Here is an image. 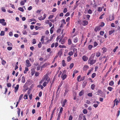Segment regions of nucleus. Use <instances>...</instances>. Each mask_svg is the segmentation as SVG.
Returning <instances> with one entry per match:
<instances>
[{
	"label": "nucleus",
	"mask_w": 120,
	"mask_h": 120,
	"mask_svg": "<svg viewBox=\"0 0 120 120\" xmlns=\"http://www.w3.org/2000/svg\"><path fill=\"white\" fill-rule=\"evenodd\" d=\"M95 56V53L91 55L88 60V64H90V65H92L96 63V60L94 59Z\"/></svg>",
	"instance_id": "nucleus-1"
},
{
	"label": "nucleus",
	"mask_w": 120,
	"mask_h": 120,
	"mask_svg": "<svg viewBox=\"0 0 120 120\" xmlns=\"http://www.w3.org/2000/svg\"><path fill=\"white\" fill-rule=\"evenodd\" d=\"M49 74L47 73L46 75H44L43 78L47 82V83H48L49 82L50 79L48 78Z\"/></svg>",
	"instance_id": "nucleus-2"
},
{
	"label": "nucleus",
	"mask_w": 120,
	"mask_h": 120,
	"mask_svg": "<svg viewBox=\"0 0 120 120\" xmlns=\"http://www.w3.org/2000/svg\"><path fill=\"white\" fill-rule=\"evenodd\" d=\"M67 39V37H65L63 39H60L59 40V42H60L62 44H64L66 42V40Z\"/></svg>",
	"instance_id": "nucleus-3"
},
{
	"label": "nucleus",
	"mask_w": 120,
	"mask_h": 120,
	"mask_svg": "<svg viewBox=\"0 0 120 120\" xmlns=\"http://www.w3.org/2000/svg\"><path fill=\"white\" fill-rule=\"evenodd\" d=\"M5 21V20L4 19H0V23L3 26H5L6 25V23Z\"/></svg>",
	"instance_id": "nucleus-4"
},
{
	"label": "nucleus",
	"mask_w": 120,
	"mask_h": 120,
	"mask_svg": "<svg viewBox=\"0 0 120 120\" xmlns=\"http://www.w3.org/2000/svg\"><path fill=\"white\" fill-rule=\"evenodd\" d=\"M26 65L27 67H29L31 66V64L30 63L29 60H27L26 61Z\"/></svg>",
	"instance_id": "nucleus-5"
},
{
	"label": "nucleus",
	"mask_w": 120,
	"mask_h": 120,
	"mask_svg": "<svg viewBox=\"0 0 120 120\" xmlns=\"http://www.w3.org/2000/svg\"><path fill=\"white\" fill-rule=\"evenodd\" d=\"M114 19V16L113 14L112 15H110L109 16V20L110 21L113 20Z\"/></svg>",
	"instance_id": "nucleus-6"
},
{
	"label": "nucleus",
	"mask_w": 120,
	"mask_h": 120,
	"mask_svg": "<svg viewBox=\"0 0 120 120\" xmlns=\"http://www.w3.org/2000/svg\"><path fill=\"white\" fill-rule=\"evenodd\" d=\"M85 115H83V114H80L78 118V120H81L82 119V117L83 118L85 117Z\"/></svg>",
	"instance_id": "nucleus-7"
},
{
	"label": "nucleus",
	"mask_w": 120,
	"mask_h": 120,
	"mask_svg": "<svg viewBox=\"0 0 120 120\" xmlns=\"http://www.w3.org/2000/svg\"><path fill=\"white\" fill-rule=\"evenodd\" d=\"M101 29V28L100 26H96L94 29V31L96 32L99 31Z\"/></svg>",
	"instance_id": "nucleus-8"
},
{
	"label": "nucleus",
	"mask_w": 120,
	"mask_h": 120,
	"mask_svg": "<svg viewBox=\"0 0 120 120\" xmlns=\"http://www.w3.org/2000/svg\"><path fill=\"white\" fill-rule=\"evenodd\" d=\"M56 107H55V108L53 109V110L52 113H51V116L50 117V119H52L53 117V115H54V112L56 110Z\"/></svg>",
	"instance_id": "nucleus-9"
},
{
	"label": "nucleus",
	"mask_w": 120,
	"mask_h": 120,
	"mask_svg": "<svg viewBox=\"0 0 120 120\" xmlns=\"http://www.w3.org/2000/svg\"><path fill=\"white\" fill-rule=\"evenodd\" d=\"M49 64L48 63H46L42 65L41 67V68H44L46 67L47 66L49 65Z\"/></svg>",
	"instance_id": "nucleus-10"
},
{
	"label": "nucleus",
	"mask_w": 120,
	"mask_h": 120,
	"mask_svg": "<svg viewBox=\"0 0 120 120\" xmlns=\"http://www.w3.org/2000/svg\"><path fill=\"white\" fill-rule=\"evenodd\" d=\"M89 68V67L88 65H85L83 67V70L84 71H86Z\"/></svg>",
	"instance_id": "nucleus-11"
},
{
	"label": "nucleus",
	"mask_w": 120,
	"mask_h": 120,
	"mask_svg": "<svg viewBox=\"0 0 120 120\" xmlns=\"http://www.w3.org/2000/svg\"><path fill=\"white\" fill-rule=\"evenodd\" d=\"M19 84L17 85L16 86L14 87L15 93H16L17 92L19 89Z\"/></svg>",
	"instance_id": "nucleus-12"
},
{
	"label": "nucleus",
	"mask_w": 120,
	"mask_h": 120,
	"mask_svg": "<svg viewBox=\"0 0 120 120\" xmlns=\"http://www.w3.org/2000/svg\"><path fill=\"white\" fill-rule=\"evenodd\" d=\"M87 82L86 81H84L83 82L82 84V87L83 88H84L86 86Z\"/></svg>",
	"instance_id": "nucleus-13"
},
{
	"label": "nucleus",
	"mask_w": 120,
	"mask_h": 120,
	"mask_svg": "<svg viewBox=\"0 0 120 120\" xmlns=\"http://www.w3.org/2000/svg\"><path fill=\"white\" fill-rule=\"evenodd\" d=\"M82 60L85 61H87L88 59V58L86 56H84L82 57Z\"/></svg>",
	"instance_id": "nucleus-14"
},
{
	"label": "nucleus",
	"mask_w": 120,
	"mask_h": 120,
	"mask_svg": "<svg viewBox=\"0 0 120 120\" xmlns=\"http://www.w3.org/2000/svg\"><path fill=\"white\" fill-rule=\"evenodd\" d=\"M67 75L66 74L63 75L62 73L61 75V78H62L63 80H64L67 77Z\"/></svg>",
	"instance_id": "nucleus-15"
},
{
	"label": "nucleus",
	"mask_w": 120,
	"mask_h": 120,
	"mask_svg": "<svg viewBox=\"0 0 120 120\" xmlns=\"http://www.w3.org/2000/svg\"><path fill=\"white\" fill-rule=\"evenodd\" d=\"M45 37L44 36H42L41 37V43L42 44H43L44 43V38Z\"/></svg>",
	"instance_id": "nucleus-16"
},
{
	"label": "nucleus",
	"mask_w": 120,
	"mask_h": 120,
	"mask_svg": "<svg viewBox=\"0 0 120 120\" xmlns=\"http://www.w3.org/2000/svg\"><path fill=\"white\" fill-rule=\"evenodd\" d=\"M62 64L63 67H64L66 66V64L65 63L64 60H63L62 61Z\"/></svg>",
	"instance_id": "nucleus-17"
},
{
	"label": "nucleus",
	"mask_w": 120,
	"mask_h": 120,
	"mask_svg": "<svg viewBox=\"0 0 120 120\" xmlns=\"http://www.w3.org/2000/svg\"><path fill=\"white\" fill-rule=\"evenodd\" d=\"M69 90L67 88H66L65 90V92L64 94V96L65 97L66 95L67 94Z\"/></svg>",
	"instance_id": "nucleus-18"
},
{
	"label": "nucleus",
	"mask_w": 120,
	"mask_h": 120,
	"mask_svg": "<svg viewBox=\"0 0 120 120\" xmlns=\"http://www.w3.org/2000/svg\"><path fill=\"white\" fill-rule=\"evenodd\" d=\"M23 1H22L20 3V4L21 5H24L25 3L26 2L27 0H23Z\"/></svg>",
	"instance_id": "nucleus-19"
},
{
	"label": "nucleus",
	"mask_w": 120,
	"mask_h": 120,
	"mask_svg": "<svg viewBox=\"0 0 120 120\" xmlns=\"http://www.w3.org/2000/svg\"><path fill=\"white\" fill-rule=\"evenodd\" d=\"M82 22L83 23V25L84 26H85L88 24V22L86 20H85L83 21Z\"/></svg>",
	"instance_id": "nucleus-20"
},
{
	"label": "nucleus",
	"mask_w": 120,
	"mask_h": 120,
	"mask_svg": "<svg viewBox=\"0 0 120 120\" xmlns=\"http://www.w3.org/2000/svg\"><path fill=\"white\" fill-rule=\"evenodd\" d=\"M67 101V100L66 99H65L63 101V103L62 104V106L63 107H64L65 104Z\"/></svg>",
	"instance_id": "nucleus-21"
},
{
	"label": "nucleus",
	"mask_w": 120,
	"mask_h": 120,
	"mask_svg": "<svg viewBox=\"0 0 120 120\" xmlns=\"http://www.w3.org/2000/svg\"><path fill=\"white\" fill-rule=\"evenodd\" d=\"M67 62H69L71 60L72 58L70 56H69L67 57Z\"/></svg>",
	"instance_id": "nucleus-22"
},
{
	"label": "nucleus",
	"mask_w": 120,
	"mask_h": 120,
	"mask_svg": "<svg viewBox=\"0 0 120 120\" xmlns=\"http://www.w3.org/2000/svg\"><path fill=\"white\" fill-rule=\"evenodd\" d=\"M93 68H92L91 69L89 70L88 73L87 74V75H89L90 73L93 70Z\"/></svg>",
	"instance_id": "nucleus-23"
},
{
	"label": "nucleus",
	"mask_w": 120,
	"mask_h": 120,
	"mask_svg": "<svg viewBox=\"0 0 120 120\" xmlns=\"http://www.w3.org/2000/svg\"><path fill=\"white\" fill-rule=\"evenodd\" d=\"M73 51H76V52L75 53V54H74V57H77V49H73Z\"/></svg>",
	"instance_id": "nucleus-24"
},
{
	"label": "nucleus",
	"mask_w": 120,
	"mask_h": 120,
	"mask_svg": "<svg viewBox=\"0 0 120 120\" xmlns=\"http://www.w3.org/2000/svg\"><path fill=\"white\" fill-rule=\"evenodd\" d=\"M115 32V30H110L109 32V35H111L112 33H114Z\"/></svg>",
	"instance_id": "nucleus-25"
},
{
	"label": "nucleus",
	"mask_w": 120,
	"mask_h": 120,
	"mask_svg": "<svg viewBox=\"0 0 120 120\" xmlns=\"http://www.w3.org/2000/svg\"><path fill=\"white\" fill-rule=\"evenodd\" d=\"M84 90H83L81 91L79 93V95L80 96H82L84 94Z\"/></svg>",
	"instance_id": "nucleus-26"
},
{
	"label": "nucleus",
	"mask_w": 120,
	"mask_h": 120,
	"mask_svg": "<svg viewBox=\"0 0 120 120\" xmlns=\"http://www.w3.org/2000/svg\"><path fill=\"white\" fill-rule=\"evenodd\" d=\"M25 81V78L24 76H23L22 77V80L21 82L22 83H24Z\"/></svg>",
	"instance_id": "nucleus-27"
},
{
	"label": "nucleus",
	"mask_w": 120,
	"mask_h": 120,
	"mask_svg": "<svg viewBox=\"0 0 120 120\" xmlns=\"http://www.w3.org/2000/svg\"><path fill=\"white\" fill-rule=\"evenodd\" d=\"M78 39L77 38H74L73 41L74 43H77L78 41Z\"/></svg>",
	"instance_id": "nucleus-28"
},
{
	"label": "nucleus",
	"mask_w": 120,
	"mask_h": 120,
	"mask_svg": "<svg viewBox=\"0 0 120 120\" xmlns=\"http://www.w3.org/2000/svg\"><path fill=\"white\" fill-rule=\"evenodd\" d=\"M114 82L113 81H112L109 83V85L112 86L114 84Z\"/></svg>",
	"instance_id": "nucleus-29"
},
{
	"label": "nucleus",
	"mask_w": 120,
	"mask_h": 120,
	"mask_svg": "<svg viewBox=\"0 0 120 120\" xmlns=\"http://www.w3.org/2000/svg\"><path fill=\"white\" fill-rule=\"evenodd\" d=\"M17 109H18V110L17 111V113L18 115V116L19 117L20 116V112L21 110L19 108H17Z\"/></svg>",
	"instance_id": "nucleus-30"
},
{
	"label": "nucleus",
	"mask_w": 120,
	"mask_h": 120,
	"mask_svg": "<svg viewBox=\"0 0 120 120\" xmlns=\"http://www.w3.org/2000/svg\"><path fill=\"white\" fill-rule=\"evenodd\" d=\"M68 44L69 45H71L72 43V42L71 41V40L70 39H69L68 41Z\"/></svg>",
	"instance_id": "nucleus-31"
},
{
	"label": "nucleus",
	"mask_w": 120,
	"mask_h": 120,
	"mask_svg": "<svg viewBox=\"0 0 120 120\" xmlns=\"http://www.w3.org/2000/svg\"><path fill=\"white\" fill-rule=\"evenodd\" d=\"M95 86L94 84H92L91 85V88L92 90H93L94 89Z\"/></svg>",
	"instance_id": "nucleus-32"
},
{
	"label": "nucleus",
	"mask_w": 120,
	"mask_h": 120,
	"mask_svg": "<svg viewBox=\"0 0 120 120\" xmlns=\"http://www.w3.org/2000/svg\"><path fill=\"white\" fill-rule=\"evenodd\" d=\"M29 70L28 68L26 67L25 68V71H24V74H26V72L27 71H28Z\"/></svg>",
	"instance_id": "nucleus-33"
},
{
	"label": "nucleus",
	"mask_w": 120,
	"mask_h": 120,
	"mask_svg": "<svg viewBox=\"0 0 120 120\" xmlns=\"http://www.w3.org/2000/svg\"><path fill=\"white\" fill-rule=\"evenodd\" d=\"M93 46L91 45H89L88 46V48L89 50H91L93 48Z\"/></svg>",
	"instance_id": "nucleus-34"
},
{
	"label": "nucleus",
	"mask_w": 120,
	"mask_h": 120,
	"mask_svg": "<svg viewBox=\"0 0 120 120\" xmlns=\"http://www.w3.org/2000/svg\"><path fill=\"white\" fill-rule=\"evenodd\" d=\"M113 89V88L112 87L110 86H109L107 88L108 90L110 91H112Z\"/></svg>",
	"instance_id": "nucleus-35"
},
{
	"label": "nucleus",
	"mask_w": 120,
	"mask_h": 120,
	"mask_svg": "<svg viewBox=\"0 0 120 120\" xmlns=\"http://www.w3.org/2000/svg\"><path fill=\"white\" fill-rule=\"evenodd\" d=\"M62 54V52L61 49L58 52V54L59 55L61 56Z\"/></svg>",
	"instance_id": "nucleus-36"
},
{
	"label": "nucleus",
	"mask_w": 120,
	"mask_h": 120,
	"mask_svg": "<svg viewBox=\"0 0 120 120\" xmlns=\"http://www.w3.org/2000/svg\"><path fill=\"white\" fill-rule=\"evenodd\" d=\"M33 21H36V22H37L36 20L34 18L31 19L29 20V22H30Z\"/></svg>",
	"instance_id": "nucleus-37"
},
{
	"label": "nucleus",
	"mask_w": 120,
	"mask_h": 120,
	"mask_svg": "<svg viewBox=\"0 0 120 120\" xmlns=\"http://www.w3.org/2000/svg\"><path fill=\"white\" fill-rule=\"evenodd\" d=\"M81 76L80 75L79 76L77 77V80L79 82H80V79L81 78Z\"/></svg>",
	"instance_id": "nucleus-38"
},
{
	"label": "nucleus",
	"mask_w": 120,
	"mask_h": 120,
	"mask_svg": "<svg viewBox=\"0 0 120 120\" xmlns=\"http://www.w3.org/2000/svg\"><path fill=\"white\" fill-rule=\"evenodd\" d=\"M18 10L21 11L23 12L24 11V10L22 8L19 7L18 8Z\"/></svg>",
	"instance_id": "nucleus-39"
},
{
	"label": "nucleus",
	"mask_w": 120,
	"mask_h": 120,
	"mask_svg": "<svg viewBox=\"0 0 120 120\" xmlns=\"http://www.w3.org/2000/svg\"><path fill=\"white\" fill-rule=\"evenodd\" d=\"M83 112L85 114H86L87 113V110L85 109L83 110Z\"/></svg>",
	"instance_id": "nucleus-40"
},
{
	"label": "nucleus",
	"mask_w": 120,
	"mask_h": 120,
	"mask_svg": "<svg viewBox=\"0 0 120 120\" xmlns=\"http://www.w3.org/2000/svg\"><path fill=\"white\" fill-rule=\"evenodd\" d=\"M68 54L70 56H71L73 54V52L72 51H71L68 53Z\"/></svg>",
	"instance_id": "nucleus-41"
},
{
	"label": "nucleus",
	"mask_w": 120,
	"mask_h": 120,
	"mask_svg": "<svg viewBox=\"0 0 120 120\" xmlns=\"http://www.w3.org/2000/svg\"><path fill=\"white\" fill-rule=\"evenodd\" d=\"M101 55L100 53L99 52H98L96 53V56L97 57H99Z\"/></svg>",
	"instance_id": "nucleus-42"
},
{
	"label": "nucleus",
	"mask_w": 120,
	"mask_h": 120,
	"mask_svg": "<svg viewBox=\"0 0 120 120\" xmlns=\"http://www.w3.org/2000/svg\"><path fill=\"white\" fill-rule=\"evenodd\" d=\"M59 47L60 48H66V47L64 45H59Z\"/></svg>",
	"instance_id": "nucleus-43"
},
{
	"label": "nucleus",
	"mask_w": 120,
	"mask_h": 120,
	"mask_svg": "<svg viewBox=\"0 0 120 120\" xmlns=\"http://www.w3.org/2000/svg\"><path fill=\"white\" fill-rule=\"evenodd\" d=\"M61 113H59L58 114V117L57 119V120H59L60 118V115Z\"/></svg>",
	"instance_id": "nucleus-44"
},
{
	"label": "nucleus",
	"mask_w": 120,
	"mask_h": 120,
	"mask_svg": "<svg viewBox=\"0 0 120 120\" xmlns=\"http://www.w3.org/2000/svg\"><path fill=\"white\" fill-rule=\"evenodd\" d=\"M96 74L95 73H93L91 75V77L94 78L96 76Z\"/></svg>",
	"instance_id": "nucleus-45"
},
{
	"label": "nucleus",
	"mask_w": 120,
	"mask_h": 120,
	"mask_svg": "<svg viewBox=\"0 0 120 120\" xmlns=\"http://www.w3.org/2000/svg\"><path fill=\"white\" fill-rule=\"evenodd\" d=\"M4 32L3 31H1L0 33V35L1 36H3L4 35Z\"/></svg>",
	"instance_id": "nucleus-46"
},
{
	"label": "nucleus",
	"mask_w": 120,
	"mask_h": 120,
	"mask_svg": "<svg viewBox=\"0 0 120 120\" xmlns=\"http://www.w3.org/2000/svg\"><path fill=\"white\" fill-rule=\"evenodd\" d=\"M118 46H116V47L113 50V51L114 52H115L116 51L117 49H118Z\"/></svg>",
	"instance_id": "nucleus-47"
},
{
	"label": "nucleus",
	"mask_w": 120,
	"mask_h": 120,
	"mask_svg": "<svg viewBox=\"0 0 120 120\" xmlns=\"http://www.w3.org/2000/svg\"><path fill=\"white\" fill-rule=\"evenodd\" d=\"M62 83L61 82L60 84L58 86V87L57 91H58L59 90V89H60V88L62 86Z\"/></svg>",
	"instance_id": "nucleus-48"
},
{
	"label": "nucleus",
	"mask_w": 120,
	"mask_h": 120,
	"mask_svg": "<svg viewBox=\"0 0 120 120\" xmlns=\"http://www.w3.org/2000/svg\"><path fill=\"white\" fill-rule=\"evenodd\" d=\"M23 94H21L20 95L18 100L19 101H20L21 100L23 96Z\"/></svg>",
	"instance_id": "nucleus-49"
},
{
	"label": "nucleus",
	"mask_w": 120,
	"mask_h": 120,
	"mask_svg": "<svg viewBox=\"0 0 120 120\" xmlns=\"http://www.w3.org/2000/svg\"><path fill=\"white\" fill-rule=\"evenodd\" d=\"M36 42V40L35 39H33L32 40V43L33 44H35Z\"/></svg>",
	"instance_id": "nucleus-50"
},
{
	"label": "nucleus",
	"mask_w": 120,
	"mask_h": 120,
	"mask_svg": "<svg viewBox=\"0 0 120 120\" xmlns=\"http://www.w3.org/2000/svg\"><path fill=\"white\" fill-rule=\"evenodd\" d=\"M74 64L73 63H72L70 64V65L69 68L70 69H71L74 66Z\"/></svg>",
	"instance_id": "nucleus-51"
},
{
	"label": "nucleus",
	"mask_w": 120,
	"mask_h": 120,
	"mask_svg": "<svg viewBox=\"0 0 120 120\" xmlns=\"http://www.w3.org/2000/svg\"><path fill=\"white\" fill-rule=\"evenodd\" d=\"M43 18L42 17V16H41L40 17H39L38 18V19L40 21L42 20H44V19H43Z\"/></svg>",
	"instance_id": "nucleus-52"
},
{
	"label": "nucleus",
	"mask_w": 120,
	"mask_h": 120,
	"mask_svg": "<svg viewBox=\"0 0 120 120\" xmlns=\"http://www.w3.org/2000/svg\"><path fill=\"white\" fill-rule=\"evenodd\" d=\"M38 47L39 48H41L42 46L41 43V42H40L39 43L38 45Z\"/></svg>",
	"instance_id": "nucleus-53"
},
{
	"label": "nucleus",
	"mask_w": 120,
	"mask_h": 120,
	"mask_svg": "<svg viewBox=\"0 0 120 120\" xmlns=\"http://www.w3.org/2000/svg\"><path fill=\"white\" fill-rule=\"evenodd\" d=\"M2 64L3 65H4L6 63V62L4 60H3L1 62Z\"/></svg>",
	"instance_id": "nucleus-54"
},
{
	"label": "nucleus",
	"mask_w": 120,
	"mask_h": 120,
	"mask_svg": "<svg viewBox=\"0 0 120 120\" xmlns=\"http://www.w3.org/2000/svg\"><path fill=\"white\" fill-rule=\"evenodd\" d=\"M104 31H101L100 32V35L103 36L104 34Z\"/></svg>",
	"instance_id": "nucleus-55"
},
{
	"label": "nucleus",
	"mask_w": 120,
	"mask_h": 120,
	"mask_svg": "<svg viewBox=\"0 0 120 120\" xmlns=\"http://www.w3.org/2000/svg\"><path fill=\"white\" fill-rule=\"evenodd\" d=\"M48 83H47V82H44L43 83V86H45L47 85V84H48Z\"/></svg>",
	"instance_id": "nucleus-56"
},
{
	"label": "nucleus",
	"mask_w": 120,
	"mask_h": 120,
	"mask_svg": "<svg viewBox=\"0 0 120 120\" xmlns=\"http://www.w3.org/2000/svg\"><path fill=\"white\" fill-rule=\"evenodd\" d=\"M117 99H115V100L114 101L115 102V101H116V105H117L119 103V101L118 100H116Z\"/></svg>",
	"instance_id": "nucleus-57"
},
{
	"label": "nucleus",
	"mask_w": 120,
	"mask_h": 120,
	"mask_svg": "<svg viewBox=\"0 0 120 120\" xmlns=\"http://www.w3.org/2000/svg\"><path fill=\"white\" fill-rule=\"evenodd\" d=\"M23 34H27V33L26 30H23L22 32Z\"/></svg>",
	"instance_id": "nucleus-58"
},
{
	"label": "nucleus",
	"mask_w": 120,
	"mask_h": 120,
	"mask_svg": "<svg viewBox=\"0 0 120 120\" xmlns=\"http://www.w3.org/2000/svg\"><path fill=\"white\" fill-rule=\"evenodd\" d=\"M102 10V8L101 7H99L98 9V11H101Z\"/></svg>",
	"instance_id": "nucleus-59"
},
{
	"label": "nucleus",
	"mask_w": 120,
	"mask_h": 120,
	"mask_svg": "<svg viewBox=\"0 0 120 120\" xmlns=\"http://www.w3.org/2000/svg\"><path fill=\"white\" fill-rule=\"evenodd\" d=\"M92 13V11L91 10L89 9L88 11V13L89 14H91Z\"/></svg>",
	"instance_id": "nucleus-60"
},
{
	"label": "nucleus",
	"mask_w": 120,
	"mask_h": 120,
	"mask_svg": "<svg viewBox=\"0 0 120 120\" xmlns=\"http://www.w3.org/2000/svg\"><path fill=\"white\" fill-rule=\"evenodd\" d=\"M98 45V44L97 42L96 41H95L94 42V47H95L97 46Z\"/></svg>",
	"instance_id": "nucleus-61"
},
{
	"label": "nucleus",
	"mask_w": 120,
	"mask_h": 120,
	"mask_svg": "<svg viewBox=\"0 0 120 120\" xmlns=\"http://www.w3.org/2000/svg\"><path fill=\"white\" fill-rule=\"evenodd\" d=\"M7 49L9 51L11 50L12 49V47H8L7 48Z\"/></svg>",
	"instance_id": "nucleus-62"
},
{
	"label": "nucleus",
	"mask_w": 120,
	"mask_h": 120,
	"mask_svg": "<svg viewBox=\"0 0 120 120\" xmlns=\"http://www.w3.org/2000/svg\"><path fill=\"white\" fill-rule=\"evenodd\" d=\"M102 49L103 50V52H105L106 51V49L105 47H104L102 48Z\"/></svg>",
	"instance_id": "nucleus-63"
},
{
	"label": "nucleus",
	"mask_w": 120,
	"mask_h": 120,
	"mask_svg": "<svg viewBox=\"0 0 120 120\" xmlns=\"http://www.w3.org/2000/svg\"><path fill=\"white\" fill-rule=\"evenodd\" d=\"M73 118V117L72 116L70 115L69 116V117L68 119V120H72Z\"/></svg>",
	"instance_id": "nucleus-64"
}]
</instances>
